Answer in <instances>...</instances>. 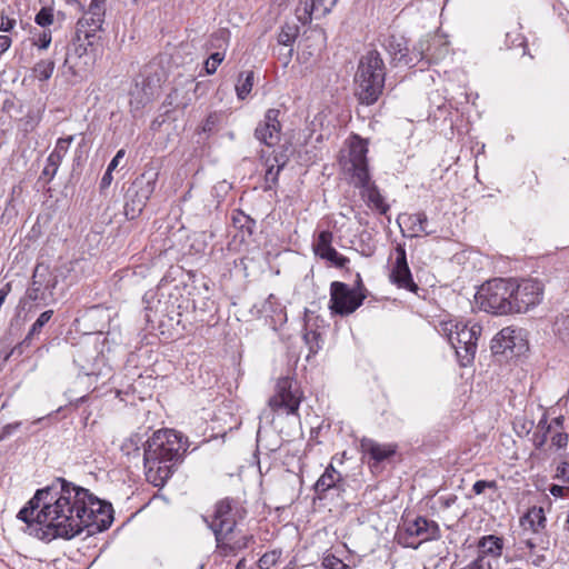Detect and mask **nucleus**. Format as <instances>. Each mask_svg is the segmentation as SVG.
Returning <instances> with one entry per match:
<instances>
[{
  "mask_svg": "<svg viewBox=\"0 0 569 569\" xmlns=\"http://www.w3.org/2000/svg\"><path fill=\"white\" fill-rule=\"evenodd\" d=\"M11 46V38L8 36H0V54L4 53Z\"/></svg>",
  "mask_w": 569,
  "mask_h": 569,
  "instance_id": "4d7b16f0",
  "label": "nucleus"
},
{
  "mask_svg": "<svg viewBox=\"0 0 569 569\" xmlns=\"http://www.w3.org/2000/svg\"><path fill=\"white\" fill-rule=\"evenodd\" d=\"M526 545H527V547H528L530 550H533V549H535V547H536V545H535L531 540H527V541H526Z\"/></svg>",
  "mask_w": 569,
  "mask_h": 569,
  "instance_id": "680f3d73",
  "label": "nucleus"
},
{
  "mask_svg": "<svg viewBox=\"0 0 569 569\" xmlns=\"http://www.w3.org/2000/svg\"><path fill=\"white\" fill-rule=\"evenodd\" d=\"M367 153V140L355 136L350 142L348 159H346L343 167L346 172L350 174L352 184L361 189V194L367 198L368 203L385 214L389 210V206L385 202L378 187L371 181Z\"/></svg>",
  "mask_w": 569,
  "mask_h": 569,
  "instance_id": "20e7f679",
  "label": "nucleus"
},
{
  "mask_svg": "<svg viewBox=\"0 0 569 569\" xmlns=\"http://www.w3.org/2000/svg\"><path fill=\"white\" fill-rule=\"evenodd\" d=\"M124 154H126V151L123 149L118 150L116 156L112 158V160L108 164L107 169L109 171H113L118 167L120 160L124 157Z\"/></svg>",
  "mask_w": 569,
  "mask_h": 569,
  "instance_id": "603ef678",
  "label": "nucleus"
},
{
  "mask_svg": "<svg viewBox=\"0 0 569 569\" xmlns=\"http://www.w3.org/2000/svg\"><path fill=\"white\" fill-rule=\"evenodd\" d=\"M360 450L370 457L373 466L391 458L397 451L395 443H379L370 438H362L360 440Z\"/></svg>",
  "mask_w": 569,
  "mask_h": 569,
  "instance_id": "412c9836",
  "label": "nucleus"
},
{
  "mask_svg": "<svg viewBox=\"0 0 569 569\" xmlns=\"http://www.w3.org/2000/svg\"><path fill=\"white\" fill-rule=\"evenodd\" d=\"M103 10L101 6L90 4L88 12L77 23V38L83 33L84 39H91L101 29L103 23Z\"/></svg>",
  "mask_w": 569,
  "mask_h": 569,
  "instance_id": "aec40b11",
  "label": "nucleus"
},
{
  "mask_svg": "<svg viewBox=\"0 0 569 569\" xmlns=\"http://www.w3.org/2000/svg\"><path fill=\"white\" fill-rule=\"evenodd\" d=\"M365 297L358 295L348 284L333 281L330 286V310L335 315L348 316L355 312L363 301Z\"/></svg>",
  "mask_w": 569,
  "mask_h": 569,
  "instance_id": "9b49d317",
  "label": "nucleus"
},
{
  "mask_svg": "<svg viewBox=\"0 0 569 569\" xmlns=\"http://www.w3.org/2000/svg\"><path fill=\"white\" fill-rule=\"evenodd\" d=\"M553 331L565 343L569 345V309L557 316Z\"/></svg>",
  "mask_w": 569,
  "mask_h": 569,
  "instance_id": "c85d7f7f",
  "label": "nucleus"
},
{
  "mask_svg": "<svg viewBox=\"0 0 569 569\" xmlns=\"http://www.w3.org/2000/svg\"><path fill=\"white\" fill-rule=\"evenodd\" d=\"M557 478L569 483V461H563L558 466Z\"/></svg>",
  "mask_w": 569,
  "mask_h": 569,
  "instance_id": "09e8293b",
  "label": "nucleus"
},
{
  "mask_svg": "<svg viewBox=\"0 0 569 569\" xmlns=\"http://www.w3.org/2000/svg\"><path fill=\"white\" fill-rule=\"evenodd\" d=\"M286 161L283 157H273L272 162L270 159L267 160V170H266V182L276 183L278 180V174L280 170L284 167Z\"/></svg>",
  "mask_w": 569,
  "mask_h": 569,
  "instance_id": "f704fd0d",
  "label": "nucleus"
},
{
  "mask_svg": "<svg viewBox=\"0 0 569 569\" xmlns=\"http://www.w3.org/2000/svg\"><path fill=\"white\" fill-rule=\"evenodd\" d=\"M383 46L392 64H401L411 68L418 63L417 53H415L413 50L410 53L408 40L403 36L391 34L386 39Z\"/></svg>",
  "mask_w": 569,
  "mask_h": 569,
  "instance_id": "2eb2a0df",
  "label": "nucleus"
},
{
  "mask_svg": "<svg viewBox=\"0 0 569 569\" xmlns=\"http://www.w3.org/2000/svg\"><path fill=\"white\" fill-rule=\"evenodd\" d=\"M487 488L496 489V481L478 480L473 483L472 490L476 495H481Z\"/></svg>",
  "mask_w": 569,
  "mask_h": 569,
  "instance_id": "c03bdc74",
  "label": "nucleus"
},
{
  "mask_svg": "<svg viewBox=\"0 0 569 569\" xmlns=\"http://www.w3.org/2000/svg\"><path fill=\"white\" fill-rule=\"evenodd\" d=\"M44 288L47 292L49 293V299L53 297V290L56 289L58 284L57 276H54L50 270L48 269V276L44 278Z\"/></svg>",
  "mask_w": 569,
  "mask_h": 569,
  "instance_id": "a18cd8bd",
  "label": "nucleus"
},
{
  "mask_svg": "<svg viewBox=\"0 0 569 569\" xmlns=\"http://www.w3.org/2000/svg\"><path fill=\"white\" fill-rule=\"evenodd\" d=\"M490 562L486 561L483 556H479L463 569H490Z\"/></svg>",
  "mask_w": 569,
  "mask_h": 569,
  "instance_id": "8fccbe9b",
  "label": "nucleus"
},
{
  "mask_svg": "<svg viewBox=\"0 0 569 569\" xmlns=\"http://www.w3.org/2000/svg\"><path fill=\"white\" fill-rule=\"evenodd\" d=\"M479 547L483 553L499 556L502 550V541L496 536H486L479 541Z\"/></svg>",
  "mask_w": 569,
  "mask_h": 569,
  "instance_id": "2f4dec72",
  "label": "nucleus"
},
{
  "mask_svg": "<svg viewBox=\"0 0 569 569\" xmlns=\"http://www.w3.org/2000/svg\"><path fill=\"white\" fill-rule=\"evenodd\" d=\"M241 214H243V213L239 212L237 216L232 217L234 226H239L240 227V224L243 222V219H241Z\"/></svg>",
  "mask_w": 569,
  "mask_h": 569,
  "instance_id": "052dcab7",
  "label": "nucleus"
},
{
  "mask_svg": "<svg viewBox=\"0 0 569 569\" xmlns=\"http://www.w3.org/2000/svg\"><path fill=\"white\" fill-rule=\"evenodd\" d=\"M546 516L541 507L530 508L521 518V525L525 528L531 529L533 532H539L546 526Z\"/></svg>",
  "mask_w": 569,
  "mask_h": 569,
  "instance_id": "393cba45",
  "label": "nucleus"
},
{
  "mask_svg": "<svg viewBox=\"0 0 569 569\" xmlns=\"http://www.w3.org/2000/svg\"><path fill=\"white\" fill-rule=\"evenodd\" d=\"M553 422H555L556 425L560 426V425H561V418H556V419L553 420Z\"/></svg>",
  "mask_w": 569,
  "mask_h": 569,
  "instance_id": "69168bd1",
  "label": "nucleus"
},
{
  "mask_svg": "<svg viewBox=\"0 0 569 569\" xmlns=\"http://www.w3.org/2000/svg\"><path fill=\"white\" fill-rule=\"evenodd\" d=\"M279 116L280 110L278 109L267 110L263 120L258 123L254 130L257 140L268 147H273L280 141L281 123Z\"/></svg>",
  "mask_w": 569,
  "mask_h": 569,
  "instance_id": "dca6fc26",
  "label": "nucleus"
},
{
  "mask_svg": "<svg viewBox=\"0 0 569 569\" xmlns=\"http://www.w3.org/2000/svg\"><path fill=\"white\" fill-rule=\"evenodd\" d=\"M449 41L442 34L428 36L413 47L418 62L426 61L428 64L440 62L449 54Z\"/></svg>",
  "mask_w": 569,
  "mask_h": 569,
  "instance_id": "ddd939ff",
  "label": "nucleus"
},
{
  "mask_svg": "<svg viewBox=\"0 0 569 569\" xmlns=\"http://www.w3.org/2000/svg\"><path fill=\"white\" fill-rule=\"evenodd\" d=\"M52 315H53V311L52 310H47V311H43L39 317L38 319L33 322V325L31 326L28 335L26 336V338L22 340V342L19 345L18 348H23V347H29L32 342V340L40 335L42 328L44 327L46 323L49 322V320L52 318Z\"/></svg>",
  "mask_w": 569,
  "mask_h": 569,
  "instance_id": "bb28decb",
  "label": "nucleus"
},
{
  "mask_svg": "<svg viewBox=\"0 0 569 569\" xmlns=\"http://www.w3.org/2000/svg\"><path fill=\"white\" fill-rule=\"evenodd\" d=\"M134 4H137L140 0H131Z\"/></svg>",
  "mask_w": 569,
  "mask_h": 569,
  "instance_id": "774afa93",
  "label": "nucleus"
},
{
  "mask_svg": "<svg viewBox=\"0 0 569 569\" xmlns=\"http://www.w3.org/2000/svg\"><path fill=\"white\" fill-rule=\"evenodd\" d=\"M48 276V267L44 264H37L32 274V282L27 289L26 297L34 302L47 303L49 293L44 288L46 277Z\"/></svg>",
  "mask_w": 569,
  "mask_h": 569,
  "instance_id": "5701e85b",
  "label": "nucleus"
},
{
  "mask_svg": "<svg viewBox=\"0 0 569 569\" xmlns=\"http://www.w3.org/2000/svg\"><path fill=\"white\" fill-rule=\"evenodd\" d=\"M291 54H292V48L289 49V54H288V59L291 58Z\"/></svg>",
  "mask_w": 569,
  "mask_h": 569,
  "instance_id": "338daca9",
  "label": "nucleus"
},
{
  "mask_svg": "<svg viewBox=\"0 0 569 569\" xmlns=\"http://www.w3.org/2000/svg\"><path fill=\"white\" fill-rule=\"evenodd\" d=\"M272 299H274V296H273V295H270V296H269V298H268V300L266 301V303H264V306H263V309H264V310H266V306H267V305H270V303H271V301H272Z\"/></svg>",
  "mask_w": 569,
  "mask_h": 569,
  "instance_id": "e2e57ef3",
  "label": "nucleus"
},
{
  "mask_svg": "<svg viewBox=\"0 0 569 569\" xmlns=\"http://www.w3.org/2000/svg\"><path fill=\"white\" fill-rule=\"evenodd\" d=\"M52 37L50 30H43L38 34V38L33 39V46L39 50H47L51 43Z\"/></svg>",
  "mask_w": 569,
  "mask_h": 569,
  "instance_id": "79ce46f5",
  "label": "nucleus"
},
{
  "mask_svg": "<svg viewBox=\"0 0 569 569\" xmlns=\"http://www.w3.org/2000/svg\"><path fill=\"white\" fill-rule=\"evenodd\" d=\"M340 480L341 475L335 469L332 465H329L315 483V490L317 493H325L329 489L336 487Z\"/></svg>",
  "mask_w": 569,
  "mask_h": 569,
  "instance_id": "a878e982",
  "label": "nucleus"
},
{
  "mask_svg": "<svg viewBox=\"0 0 569 569\" xmlns=\"http://www.w3.org/2000/svg\"><path fill=\"white\" fill-rule=\"evenodd\" d=\"M399 224H405L411 232V237H418L421 233L431 234L433 231L427 229L428 218L425 212L412 214H400L398 218Z\"/></svg>",
  "mask_w": 569,
  "mask_h": 569,
  "instance_id": "b1692460",
  "label": "nucleus"
},
{
  "mask_svg": "<svg viewBox=\"0 0 569 569\" xmlns=\"http://www.w3.org/2000/svg\"><path fill=\"white\" fill-rule=\"evenodd\" d=\"M546 560L545 556L543 555H537L533 559H532V565L536 566V567H539L541 566V563Z\"/></svg>",
  "mask_w": 569,
  "mask_h": 569,
  "instance_id": "bf43d9fd",
  "label": "nucleus"
},
{
  "mask_svg": "<svg viewBox=\"0 0 569 569\" xmlns=\"http://www.w3.org/2000/svg\"><path fill=\"white\" fill-rule=\"evenodd\" d=\"M321 565L325 569H351L349 565L345 563L335 555H326Z\"/></svg>",
  "mask_w": 569,
  "mask_h": 569,
  "instance_id": "ea45409f",
  "label": "nucleus"
},
{
  "mask_svg": "<svg viewBox=\"0 0 569 569\" xmlns=\"http://www.w3.org/2000/svg\"><path fill=\"white\" fill-rule=\"evenodd\" d=\"M54 61L52 59H42L33 67V74L40 81H47L51 78L54 70Z\"/></svg>",
  "mask_w": 569,
  "mask_h": 569,
  "instance_id": "72a5a7b5",
  "label": "nucleus"
},
{
  "mask_svg": "<svg viewBox=\"0 0 569 569\" xmlns=\"http://www.w3.org/2000/svg\"><path fill=\"white\" fill-rule=\"evenodd\" d=\"M301 398L297 382L289 377H282L276 385L274 395L269 399V407L276 412L296 415Z\"/></svg>",
  "mask_w": 569,
  "mask_h": 569,
  "instance_id": "1a4fd4ad",
  "label": "nucleus"
},
{
  "mask_svg": "<svg viewBox=\"0 0 569 569\" xmlns=\"http://www.w3.org/2000/svg\"><path fill=\"white\" fill-rule=\"evenodd\" d=\"M551 443L557 448H565L568 443V435L566 432H556L551 436Z\"/></svg>",
  "mask_w": 569,
  "mask_h": 569,
  "instance_id": "de8ad7c7",
  "label": "nucleus"
},
{
  "mask_svg": "<svg viewBox=\"0 0 569 569\" xmlns=\"http://www.w3.org/2000/svg\"><path fill=\"white\" fill-rule=\"evenodd\" d=\"M298 34H299L298 24L287 22L280 29V32L278 34V43L286 46V47H292Z\"/></svg>",
  "mask_w": 569,
  "mask_h": 569,
  "instance_id": "c756f323",
  "label": "nucleus"
},
{
  "mask_svg": "<svg viewBox=\"0 0 569 569\" xmlns=\"http://www.w3.org/2000/svg\"><path fill=\"white\" fill-rule=\"evenodd\" d=\"M188 449L187 440L170 429L158 430L144 443L143 465L147 479L156 487L171 478Z\"/></svg>",
  "mask_w": 569,
  "mask_h": 569,
  "instance_id": "f03ea898",
  "label": "nucleus"
},
{
  "mask_svg": "<svg viewBox=\"0 0 569 569\" xmlns=\"http://www.w3.org/2000/svg\"><path fill=\"white\" fill-rule=\"evenodd\" d=\"M241 219H243V222L240 224V229L246 230L248 234H251L253 232L256 222L246 214H241Z\"/></svg>",
  "mask_w": 569,
  "mask_h": 569,
  "instance_id": "3c124183",
  "label": "nucleus"
},
{
  "mask_svg": "<svg viewBox=\"0 0 569 569\" xmlns=\"http://www.w3.org/2000/svg\"><path fill=\"white\" fill-rule=\"evenodd\" d=\"M230 39V31L228 29H219L210 36L206 43V50H217L226 52Z\"/></svg>",
  "mask_w": 569,
  "mask_h": 569,
  "instance_id": "cd10ccee",
  "label": "nucleus"
},
{
  "mask_svg": "<svg viewBox=\"0 0 569 569\" xmlns=\"http://www.w3.org/2000/svg\"><path fill=\"white\" fill-rule=\"evenodd\" d=\"M18 518L41 540H71L84 530L88 535L107 530L113 522V509L88 489L58 478L37 490Z\"/></svg>",
  "mask_w": 569,
  "mask_h": 569,
  "instance_id": "f257e3e1",
  "label": "nucleus"
},
{
  "mask_svg": "<svg viewBox=\"0 0 569 569\" xmlns=\"http://www.w3.org/2000/svg\"><path fill=\"white\" fill-rule=\"evenodd\" d=\"M221 120L222 114L220 112H211L203 121L201 131L207 134L216 132Z\"/></svg>",
  "mask_w": 569,
  "mask_h": 569,
  "instance_id": "e433bc0d",
  "label": "nucleus"
},
{
  "mask_svg": "<svg viewBox=\"0 0 569 569\" xmlns=\"http://www.w3.org/2000/svg\"><path fill=\"white\" fill-rule=\"evenodd\" d=\"M440 330L455 349L460 366H469L476 356L477 340L482 331L481 326L479 323L469 326L462 321L449 320L440 323Z\"/></svg>",
  "mask_w": 569,
  "mask_h": 569,
  "instance_id": "423d86ee",
  "label": "nucleus"
},
{
  "mask_svg": "<svg viewBox=\"0 0 569 569\" xmlns=\"http://www.w3.org/2000/svg\"><path fill=\"white\" fill-rule=\"evenodd\" d=\"M538 429L541 431V435L538 432L535 435V442L538 448L542 447L547 441V435L551 430V425H547L546 421H540L538 425Z\"/></svg>",
  "mask_w": 569,
  "mask_h": 569,
  "instance_id": "37998d69",
  "label": "nucleus"
},
{
  "mask_svg": "<svg viewBox=\"0 0 569 569\" xmlns=\"http://www.w3.org/2000/svg\"><path fill=\"white\" fill-rule=\"evenodd\" d=\"M62 159L50 153L47 158L46 166L41 171L40 180L49 183L56 177Z\"/></svg>",
  "mask_w": 569,
  "mask_h": 569,
  "instance_id": "473e14b6",
  "label": "nucleus"
},
{
  "mask_svg": "<svg viewBox=\"0 0 569 569\" xmlns=\"http://www.w3.org/2000/svg\"><path fill=\"white\" fill-rule=\"evenodd\" d=\"M385 62L377 50L368 51L359 61L355 76L356 94L361 103L373 104L385 87Z\"/></svg>",
  "mask_w": 569,
  "mask_h": 569,
  "instance_id": "39448f33",
  "label": "nucleus"
},
{
  "mask_svg": "<svg viewBox=\"0 0 569 569\" xmlns=\"http://www.w3.org/2000/svg\"><path fill=\"white\" fill-rule=\"evenodd\" d=\"M332 232L323 230L319 233L317 241L313 243L315 253L331 262L338 268H343L349 262V259L340 254L332 246Z\"/></svg>",
  "mask_w": 569,
  "mask_h": 569,
  "instance_id": "6ab92c4d",
  "label": "nucleus"
},
{
  "mask_svg": "<svg viewBox=\"0 0 569 569\" xmlns=\"http://www.w3.org/2000/svg\"><path fill=\"white\" fill-rule=\"evenodd\" d=\"M21 426L20 421L8 423L0 429V441L10 437Z\"/></svg>",
  "mask_w": 569,
  "mask_h": 569,
  "instance_id": "49530a36",
  "label": "nucleus"
},
{
  "mask_svg": "<svg viewBox=\"0 0 569 569\" xmlns=\"http://www.w3.org/2000/svg\"><path fill=\"white\" fill-rule=\"evenodd\" d=\"M281 552L278 550H272L270 552H266L264 555H262L261 558L259 559L260 569H269L278 561Z\"/></svg>",
  "mask_w": 569,
  "mask_h": 569,
  "instance_id": "a19ab883",
  "label": "nucleus"
},
{
  "mask_svg": "<svg viewBox=\"0 0 569 569\" xmlns=\"http://www.w3.org/2000/svg\"><path fill=\"white\" fill-rule=\"evenodd\" d=\"M512 279H492L480 287L476 299L480 307L495 315L512 312Z\"/></svg>",
  "mask_w": 569,
  "mask_h": 569,
  "instance_id": "0eeeda50",
  "label": "nucleus"
},
{
  "mask_svg": "<svg viewBox=\"0 0 569 569\" xmlns=\"http://www.w3.org/2000/svg\"><path fill=\"white\" fill-rule=\"evenodd\" d=\"M243 513L244 510L236 500L226 498L216 503L211 521L204 518L214 535L217 550L223 557L246 549L252 540V536H238L236 532L237 521L243 517Z\"/></svg>",
  "mask_w": 569,
  "mask_h": 569,
  "instance_id": "7ed1b4c3",
  "label": "nucleus"
},
{
  "mask_svg": "<svg viewBox=\"0 0 569 569\" xmlns=\"http://www.w3.org/2000/svg\"><path fill=\"white\" fill-rule=\"evenodd\" d=\"M397 258L392 266L390 279L392 283L399 288L407 289L411 292H417L419 287L412 279L410 268L407 262L406 250L401 246L396 248Z\"/></svg>",
  "mask_w": 569,
  "mask_h": 569,
  "instance_id": "f3484780",
  "label": "nucleus"
},
{
  "mask_svg": "<svg viewBox=\"0 0 569 569\" xmlns=\"http://www.w3.org/2000/svg\"><path fill=\"white\" fill-rule=\"evenodd\" d=\"M438 537V523L423 517H418L415 521L407 523L402 532H399L398 542L403 547L417 549L421 542L437 539Z\"/></svg>",
  "mask_w": 569,
  "mask_h": 569,
  "instance_id": "9d476101",
  "label": "nucleus"
},
{
  "mask_svg": "<svg viewBox=\"0 0 569 569\" xmlns=\"http://www.w3.org/2000/svg\"><path fill=\"white\" fill-rule=\"evenodd\" d=\"M73 139H74L73 136H69L67 138H59L51 154H53L60 159H63L64 156L67 154L69 147L72 143Z\"/></svg>",
  "mask_w": 569,
  "mask_h": 569,
  "instance_id": "58836bf2",
  "label": "nucleus"
},
{
  "mask_svg": "<svg viewBox=\"0 0 569 569\" xmlns=\"http://www.w3.org/2000/svg\"><path fill=\"white\" fill-rule=\"evenodd\" d=\"M512 312H526L541 301L542 286L538 280H512Z\"/></svg>",
  "mask_w": 569,
  "mask_h": 569,
  "instance_id": "f8f14e48",
  "label": "nucleus"
},
{
  "mask_svg": "<svg viewBox=\"0 0 569 569\" xmlns=\"http://www.w3.org/2000/svg\"><path fill=\"white\" fill-rule=\"evenodd\" d=\"M253 71H246L239 74L236 91L239 99L243 100L251 92L253 86Z\"/></svg>",
  "mask_w": 569,
  "mask_h": 569,
  "instance_id": "7c9ffc66",
  "label": "nucleus"
},
{
  "mask_svg": "<svg viewBox=\"0 0 569 569\" xmlns=\"http://www.w3.org/2000/svg\"><path fill=\"white\" fill-rule=\"evenodd\" d=\"M112 171H109L107 169L100 181V190L103 191L104 189L109 188L112 182Z\"/></svg>",
  "mask_w": 569,
  "mask_h": 569,
  "instance_id": "5fc2aeb1",
  "label": "nucleus"
},
{
  "mask_svg": "<svg viewBox=\"0 0 569 569\" xmlns=\"http://www.w3.org/2000/svg\"><path fill=\"white\" fill-rule=\"evenodd\" d=\"M224 53L226 52L223 51H216L209 56L204 62V70L207 74H213L217 71L218 67L224 59Z\"/></svg>",
  "mask_w": 569,
  "mask_h": 569,
  "instance_id": "4c0bfd02",
  "label": "nucleus"
},
{
  "mask_svg": "<svg viewBox=\"0 0 569 569\" xmlns=\"http://www.w3.org/2000/svg\"><path fill=\"white\" fill-rule=\"evenodd\" d=\"M338 0H311L297 8V17L300 22L308 23L312 17L322 18L328 14Z\"/></svg>",
  "mask_w": 569,
  "mask_h": 569,
  "instance_id": "4be33fe9",
  "label": "nucleus"
},
{
  "mask_svg": "<svg viewBox=\"0 0 569 569\" xmlns=\"http://www.w3.org/2000/svg\"><path fill=\"white\" fill-rule=\"evenodd\" d=\"M526 349V341L522 336V329L506 327L501 329L492 339L491 350L493 353H505L510 351L519 355Z\"/></svg>",
  "mask_w": 569,
  "mask_h": 569,
  "instance_id": "4468645a",
  "label": "nucleus"
},
{
  "mask_svg": "<svg viewBox=\"0 0 569 569\" xmlns=\"http://www.w3.org/2000/svg\"><path fill=\"white\" fill-rule=\"evenodd\" d=\"M103 2H104V0H91L90 4L101 6V3H103Z\"/></svg>",
  "mask_w": 569,
  "mask_h": 569,
  "instance_id": "0e129e2a",
  "label": "nucleus"
},
{
  "mask_svg": "<svg viewBox=\"0 0 569 569\" xmlns=\"http://www.w3.org/2000/svg\"><path fill=\"white\" fill-rule=\"evenodd\" d=\"M81 39L73 43V48L66 53L64 66L69 68L72 74L77 76L87 70L91 63V57L88 54V48L92 46L90 39Z\"/></svg>",
  "mask_w": 569,
  "mask_h": 569,
  "instance_id": "a211bd4d",
  "label": "nucleus"
},
{
  "mask_svg": "<svg viewBox=\"0 0 569 569\" xmlns=\"http://www.w3.org/2000/svg\"><path fill=\"white\" fill-rule=\"evenodd\" d=\"M16 24V20L14 19H9V18H4L3 16L1 17V23H0V31L2 32H9L13 29Z\"/></svg>",
  "mask_w": 569,
  "mask_h": 569,
  "instance_id": "864d4df0",
  "label": "nucleus"
},
{
  "mask_svg": "<svg viewBox=\"0 0 569 569\" xmlns=\"http://www.w3.org/2000/svg\"><path fill=\"white\" fill-rule=\"evenodd\" d=\"M11 283L10 282H7L4 283L1 288H0V307L3 305V302L6 301L8 295L10 293L11 291Z\"/></svg>",
  "mask_w": 569,
  "mask_h": 569,
  "instance_id": "6e6d98bb",
  "label": "nucleus"
},
{
  "mask_svg": "<svg viewBox=\"0 0 569 569\" xmlns=\"http://www.w3.org/2000/svg\"><path fill=\"white\" fill-rule=\"evenodd\" d=\"M158 171L154 169L144 170L127 191L124 203V214L128 219H136L143 210L147 201L156 189Z\"/></svg>",
  "mask_w": 569,
  "mask_h": 569,
  "instance_id": "6e6552de",
  "label": "nucleus"
},
{
  "mask_svg": "<svg viewBox=\"0 0 569 569\" xmlns=\"http://www.w3.org/2000/svg\"><path fill=\"white\" fill-rule=\"evenodd\" d=\"M550 493L555 497H561L563 493V487L553 485L550 488Z\"/></svg>",
  "mask_w": 569,
  "mask_h": 569,
  "instance_id": "13d9d810",
  "label": "nucleus"
},
{
  "mask_svg": "<svg viewBox=\"0 0 569 569\" xmlns=\"http://www.w3.org/2000/svg\"><path fill=\"white\" fill-rule=\"evenodd\" d=\"M54 10L51 7H43L34 17V22L41 27L47 28L51 26L54 21Z\"/></svg>",
  "mask_w": 569,
  "mask_h": 569,
  "instance_id": "c9c22d12",
  "label": "nucleus"
}]
</instances>
